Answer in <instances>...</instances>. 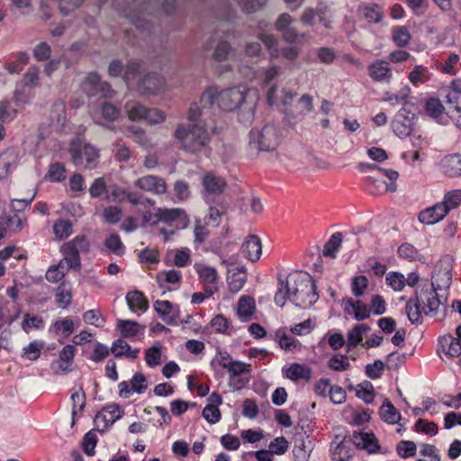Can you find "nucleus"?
<instances>
[{
	"instance_id": "56",
	"label": "nucleus",
	"mask_w": 461,
	"mask_h": 461,
	"mask_svg": "<svg viewBox=\"0 0 461 461\" xmlns=\"http://www.w3.org/2000/svg\"><path fill=\"white\" fill-rule=\"evenodd\" d=\"M29 59L30 56L27 52H19L15 61L5 64V69L11 74H18L23 69L24 65L29 62Z\"/></svg>"
},
{
	"instance_id": "33",
	"label": "nucleus",
	"mask_w": 461,
	"mask_h": 461,
	"mask_svg": "<svg viewBox=\"0 0 461 461\" xmlns=\"http://www.w3.org/2000/svg\"><path fill=\"white\" fill-rule=\"evenodd\" d=\"M293 281L290 279V276L288 278L284 281L279 279L277 291L275 294V303L279 307H284L286 300L291 297L293 292Z\"/></svg>"
},
{
	"instance_id": "10",
	"label": "nucleus",
	"mask_w": 461,
	"mask_h": 461,
	"mask_svg": "<svg viewBox=\"0 0 461 461\" xmlns=\"http://www.w3.org/2000/svg\"><path fill=\"white\" fill-rule=\"evenodd\" d=\"M294 23V17L288 13L281 14L275 23L276 30L282 34L283 40L287 43H294L305 36L292 26Z\"/></svg>"
},
{
	"instance_id": "46",
	"label": "nucleus",
	"mask_w": 461,
	"mask_h": 461,
	"mask_svg": "<svg viewBox=\"0 0 461 461\" xmlns=\"http://www.w3.org/2000/svg\"><path fill=\"white\" fill-rule=\"evenodd\" d=\"M392 40L397 47L402 48L409 44L411 33L406 26H395L392 28Z\"/></svg>"
},
{
	"instance_id": "3",
	"label": "nucleus",
	"mask_w": 461,
	"mask_h": 461,
	"mask_svg": "<svg viewBox=\"0 0 461 461\" xmlns=\"http://www.w3.org/2000/svg\"><path fill=\"white\" fill-rule=\"evenodd\" d=\"M257 101V91L243 86L227 88L219 93V106L226 111H233L244 104H249L251 110Z\"/></svg>"
},
{
	"instance_id": "55",
	"label": "nucleus",
	"mask_w": 461,
	"mask_h": 461,
	"mask_svg": "<svg viewBox=\"0 0 461 461\" xmlns=\"http://www.w3.org/2000/svg\"><path fill=\"white\" fill-rule=\"evenodd\" d=\"M162 345L157 342L155 345L146 350L145 359L149 367H154L161 363Z\"/></svg>"
},
{
	"instance_id": "63",
	"label": "nucleus",
	"mask_w": 461,
	"mask_h": 461,
	"mask_svg": "<svg viewBox=\"0 0 461 461\" xmlns=\"http://www.w3.org/2000/svg\"><path fill=\"white\" fill-rule=\"evenodd\" d=\"M53 231L57 238L66 239L72 234V224L67 220H58L54 223Z\"/></svg>"
},
{
	"instance_id": "62",
	"label": "nucleus",
	"mask_w": 461,
	"mask_h": 461,
	"mask_svg": "<svg viewBox=\"0 0 461 461\" xmlns=\"http://www.w3.org/2000/svg\"><path fill=\"white\" fill-rule=\"evenodd\" d=\"M173 192L177 202L186 201L191 195L189 185L184 180H177L175 182L173 185Z\"/></svg>"
},
{
	"instance_id": "15",
	"label": "nucleus",
	"mask_w": 461,
	"mask_h": 461,
	"mask_svg": "<svg viewBox=\"0 0 461 461\" xmlns=\"http://www.w3.org/2000/svg\"><path fill=\"white\" fill-rule=\"evenodd\" d=\"M194 268L204 286L207 297L212 296L213 293L217 291V282L219 278L217 270L203 263H195Z\"/></svg>"
},
{
	"instance_id": "61",
	"label": "nucleus",
	"mask_w": 461,
	"mask_h": 461,
	"mask_svg": "<svg viewBox=\"0 0 461 461\" xmlns=\"http://www.w3.org/2000/svg\"><path fill=\"white\" fill-rule=\"evenodd\" d=\"M385 282L388 286L396 292L402 291L405 286V277L399 272H389L385 277Z\"/></svg>"
},
{
	"instance_id": "4",
	"label": "nucleus",
	"mask_w": 461,
	"mask_h": 461,
	"mask_svg": "<svg viewBox=\"0 0 461 461\" xmlns=\"http://www.w3.org/2000/svg\"><path fill=\"white\" fill-rule=\"evenodd\" d=\"M69 154L75 166L84 168H95L99 161V150L80 138L70 142Z\"/></svg>"
},
{
	"instance_id": "11",
	"label": "nucleus",
	"mask_w": 461,
	"mask_h": 461,
	"mask_svg": "<svg viewBox=\"0 0 461 461\" xmlns=\"http://www.w3.org/2000/svg\"><path fill=\"white\" fill-rule=\"evenodd\" d=\"M415 114L402 107L395 114L392 121V129L400 138H405L411 135L414 125Z\"/></svg>"
},
{
	"instance_id": "43",
	"label": "nucleus",
	"mask_w": 461,
	"mask_h": 461,
	"mask_svg": "<svg viewBox=\"0 0 461 461\" xmlns=\"http://www.w3.org/2000/svg\"><path fill=\"white\" fill-rule=\"evenodd\" d=\"M72 297V290L68 285L62 284L56 289L55 299L59 308L68 309L71 304Z\"/></svg>"
},
{
	"instance_id": "23",
	"label": "nucleus",
	"mask_w": 461,
	"mask_h": 461,
	"mask_svg": "<svg viewBox=\"0 0 461 461\" xmlns=\"http://www.w3.org/2000/svg\"><path fill=\"white\" fill-rule=\"evenodd\" d=\"M353 444L357 448L367 450L368 453H375L379 450L378 440L373 433H357L352 437Z\"/></svg>"
},
{
	"instance_id": "31",
	"label": "nucleus",
	"mask_w": 461,
	"mask_h": 461,
	"mask_svg": "<svg viewBox=\"0 0 461 461\" xmlns=\"http://www.w3.org/2000/svg\"><path fill=\"white\" fill-rule=\"evenodd\" d=\"M117 328L122 336L127 339H134L144 331V327H141L138 322L131 320L118 321Z\"/></svg>"
},
{
	"instance_id": "21",
	"label": "nucleus",
	"mask_w": 461,
	"mask_h": 461,
	"mask_svg": "<svg viewBox=\"0 0 461 461\" xmlns=\"http://www.w3.org/2000/svg\"><path fill=\"white\" fill-rule=\"evenodd\" d=\"M294 96L295 93L284 88L279 90L276 85L270 86L267 91V100L271 106L278 105L279 104L283 106H287L292 103Z\"/></svg>"
},
{
	"instance_id": "59",
	"label": "nucleus",
	"mask_w": 461,
	"mask_h": 461,
	"mask_svg": "<svg viewBox=\"0 0 461 461\" xmlns=\"http://www.w3.org/2000/svg\"><path fill=\"white\" fill-rule=\"evenodd\" d=\"M104 246L107 249H109L112 253L122 256L125 251V247L123 246L121 238L118 234H111L109 235L104 241Z\"/></svg>"
},
{
	"instance_id": "18",
	"label": "nucleus",
	"mask_w": 461,
	"mask_h": 461,
	"mask_svg": "<svg viewBox=\"0 0 461 461\" xmlns=\"http://www.w3.org/2000/svg\"><path fill=\"white\" fill-rule=\"evenodd\" d=\"M165 85L164 78L158 74H148L138 82L137 90L141 95H155L160 92Z\"/></svg>"
},
{
	"instance_id": "34",
	"label": "nucleus",
	"mask_w": 461,
	"mask_h": 461,
	"mask_svg": "<svg viewBox=\"0 0 461 461\" xmlns=\"http://www.w3.org/2000/svg\"><path fill=\"white\" fill-rule=\"evenodd\" d=\"M380 175H371L366 177V183L369 186V192L377 194L380 193L381 190H385L389 192H395L396 191V184L391 183L387 184L385 181H384Z\"/></svg>"
},
{
	"instance_id": "2",
	"label": "nucleus",
	"mask_w": 461,
	"mask_h": 461,
	"mask_svg": "<svg viewBox=\"0 0 461 461\" xmlns=\"http://www.w3.org/2000/svg\"><path fill=\"white\" fill-rule=\"evenodd\" d=\"M293 281V292L290 301L299 308H310L318 300L319 295L316 292V284L312 277L304 273L290 275Z\"/></svg>"
},
{
	"instance_id": "44",
	"label": "nucleus",
	"mask_w": 461,
	"mask_h": 461,
	"mask_svg": "<svg viewBox=\"0 0 461 461\" xmlns=\"http://www.w3.org/2000/svg\"><path fill=\"white\" fill-rule=\"evenodd\" d=\"M342 242V234L340 232L333 233L324 245L322 255L327 258H335L337 252Z\"/></svg>"
},
{
	"instance_id": "37",
	"label": "nucleus",
	"mask_w": 461,
	"mask_h": 461,
	"mask_svg": "<svg viewBox=\"0 0 461 461\" xmlns=\"http://www.w3.org/2000/svg\"><path fill=\"white\" fill-rule=\"evenodd\" d=\"M285 376L292 381H298L300 379L308 381L311 379L312 370L304 365L294 363L287 367Z\"/></svg>"
},
{
	"instance_id": "45",
	"label": "nucleus",
	"mask_w": 461,
	"mask_h": 461,
	"mask_svg": "<svg viewBox=\"0 0 461 461\" xmlns=\"http://www.w3.org/2000/svg\"><path fill=\"white\" fill-rule=\"evenodd\" d=\"M370 330L366 324L354 326L348 333V347L356 348L362 340L363 335Z\"/></svg>"
},
{
	"instance_id": "58",
	"label": "nucleus",
	"mask_w": 461,
	"mask_h": 461,
	"mask_svg": "<svg viewBox=\"0 0 461 461\" xmlns=\"http://www.w3.org/2000/svg\"><path fill=\"white\" fill-rule=\"evenodd\" d=\"M417 446L411 440H401L396 446V453L402 458L412 457L416 455Z\"/></svg>"
},
{
	"instance_id": "53",
	"label": "nucleus",
	"mask_w": 461,
	"mask_h": 461,
	"mask_svg": "<svg viewBox=\"0 0 461 461\" xmlns=\"http://www.w3.org/2000/svg\"><path fill=\"white\" fill-rule=\"evenodd\" d=\"M250 365L241 361L234 360L230 364H223V368L226 369L230 377L241 376L244 374L249 373Z\"/></svg>"
},
{
	"instance_id": "12",
	"label": "nucleus",
	"mask_w": 461,
	"mask_h": 461,
	"mask_svg": "<svg viewBox=\"0 0 461 461\" xmlns=\"http://www.w3.org/2000/svg\"><path fill=\"white\" fill-rule=\"evenodd\" d=\"M133 186L155 195H162L167 192V185L164 178L155 175H146L136 179Z\"/></svg>"
},
{
	"instance_id": "29",
	"label": "nucleus",
	"mask_w": 461,
	"mask_h": 461,
	"mask_svg": "<svg viewBox=\"0 0 461 461\" xmlns=\"http://www.w3.org/2000/svg\"><path fill=\"white\" fill-rule=\"evenodd\" d=\"M255 300L250 296H241L238 302L237 314L242 321H248L255 312Z\"/></svg>"
},
{
	"instance_id": "1",
	"label": "nucleus",
	"mask_w": 461,
	"mask_h": 461,
	"mask_svg": "<svg viewBox=\"0 0 461 461\" xmlns=\"http://www.w3.org/2000/svg\"><path fill=\"white\" fill-rule=\"evenodd\" d=\"M187 120L188 123L177 124L173 136L184 150L196 153L203 150L211 140L207 124L203 120V112L197 103L191 104Z\"/></svg>"
},
{
	"instance_id": "42",
	"label": "nucleus",
	"mask_w": 461,
	"mask_h": 461,
	"mask_svg": "<svg viewBox=\"0 0 461 461\" xmlns=\"http://www.w3.org/2000/svg\"><path fill=\"white\" fill-rule=\"evenodd\" d=\"M406 313L409 321L411 323H419L422 319V305L420 303L419 300L415 298H411L406 305H405Z\"/></svg>"
},
{
	"instance_id": "41",
	"label": "nucleus",
	"mask_w": 461,
	"mask_h": 461,
	"mask_svg": "<svg viewBox=\"0 0 461 461\" xmlns=\"http://www.w3.org/2000/svg\"><path fill=\"white\" fill-rule=\"evenodd\" d=\"M258 37L267 50L270 59L280 57L278 40L274 34L259 33Z\"/></svg>"
},
{
	"instance_id": "24",
	"label": "nucleus",
	"mask_w": 461,
	"mask_h": 461,
	"mask_svg": "<svg viewBox=\"0 0 461 461\" xmlns=\"http://www.w3.org/2000/svg\"><path fill=\"white\" fill-rule=\"evenodd\" d=\"M344 312L347 314L354 313L357 321H364L370 316V309L362 301L348 299L343 302Z\"/></svg>"
},
{
	"instance_id": "27",
	"label": "nucleus",
	"mask_w": 461,
	"mask_h": 461,
	"mask_svg": "<svg viewBox=\"0 0 461 461\" xmlns=\"http://www.w3.org/2000/svg\"><path fill=\"white\" fill-rule=\"evenodd\" d=\"M235 53V49L231 47L229 41L220 40L214 47L211 59L214 63H221L232 59Z\"/></svg>"
},
{
	"instance_id": "6",
	"label": "nucleus",
	"mask_w": 461,
	"mask_h": 461,
	"mask_svg": "<svg viewBox=\"0 0 461 461\" xmlns=\"http://www.w3.org/2000/svg\"><path fill=\"white\" fill-rule=\"evenodd\" d=\"M148 0H132L131 5L122 10L124 16L128 17L138 30H150L152 15L148 13L152 6Z\"/></svg>"
},
{
	"instance_id": "60",
	"label": "nucleus",
	"mask_w": 461,
	"mask_h": 461,
	"mask_svg": "<svg viewBox=\"0 0 461 461\" xmlns=\"http://www.w3.org/2000/svg\"><path fill=\"white\" fill-rule=\"evenodd\" d=\"M219 93L220 92L215 86H210L203 93L200 98V104L202 105V108L200 107V109L203 112V114L204 113L203 110L212 106L216 98L219 101Z\"/></svg>"
},
{
	"instance_id": "5",
	"label": "nucleus",
	"mask_w": 461,
	"mask_h": 461,
	"mask_svg": "<svg viewBox=\"0 0 461 461\" xmlns=\"http://www.w3.org/2000/svg\"><path fill=\"white\" fill-rule=\"evenodd\" d=\"M279 132L275 125H265L261 130L249 132V147L256 151H272L279 144Z\"/></svg>"
},
{
	"instance_id": "14",
	"label": "nucleus",
	"mask_w": 461,
	"mask_h": 461,
	"mask_svg": "<svg viewBox=\"0 0 461 461\" xmlns=\"http://www.w3.org/2000/svg\"><path fill=\"white\" fill-rule=\"evenodd\" d=\"M203 198L207 203H212L219 197L225 186L226 182L223 178L213 175L212 173H206L203 177Z\"/></svg>"
},
{
	"instance_id": "30",
	"label": "nucleus",
	"mask_w": 461,
	"mask_h": 461,
	"mask_svg": "<svg viewBox=\"0 0 461 461\" xmlns=\"http://www.w3.org/2000/svg\"><path fill=\"white\" fill-rule=\"evenodd\" d=\"M129 308L132 312L140 311L141 312H147L149 309V303L145 298L143 293L135 290L129 292L125 297Z\"/></svg>"
},
{
	"instance_id": "19",
	"label": "nucleus",
	"mask_w": 461,
	"mask_h": 461,
	"mask_svg": "<svg viewBox=\"0 0 461 461\" xmlns=\"http://www.w3.org/2000/svg\"><path fill=\"white\" fill-rule=\"evenodd\" d=\"M441 172L449 178L461 176V154L452 153L446 155L439 162Z\"/></svg>"
},
{
	"instance_id": "8",
	"label": "nucleus",
	"mask_w": 461,
	"mask_h": 461,
	"mask_svg": "<svg viewBox=\"0 0 461 461\" xmlns=\"http://www.w3.org/2000/svg\"><path fill=\"white\" fill-rule=\"evenodd\" d=\"M106 194L107 199L112 202L121 203L127 200L132 205L144 206L145 208L147 205L153 206L156 204L154 199L146 197L137 192H127L118 185L109 186Z\"/></svg>"
},
{
	"instance_id": "40",
	"label": "nucleus",
	"mask_w": 461,
	"mask_h": 461,
	"mask_svg": "<svg viewBox=\"0 0 461 461\" xmlns=\"http://www.w3.org/2000/svg\"><path fill=\"white\" fill-rule=\"evenodd\" d=\"M247 281V272L244 267H238L229 277V288L233 293L242 289Z\"/></svg>"
},
{
	"instance_id": "54",
	"label": "nucleus",
	"mask_w": 461,
	"mask_h": 461,
	"mask_svg": "<svg viewBox=\"0 0 461 461\" xmlns=\"http://www.w3.org/2000/svg\"><path fill=\"white\" fill-rule=\"evenodd\" d=\"M282 68L280 66L273 64L262 70L260 80L263 87H267L273 80L280 77Z\"/></svg>"
},
{
	"instance_id": "22",
	"label": "nucleus",
	"mask_w": 461,
	"mask_h": 461,
	"mask_svg": "<svg viewBox=\"0 0 461 461\" xmlns=\"http://www.w3.org/2000/svg\"><path fill=\"white\" fill-rule=\"evenodd\" d=\"M441 203L421 211L419 214V221L427 225L435 224L442 221L448 213Z\"/></svg>"
},
{
	"instance_id": "16",
	"label": "nucleus",
	"mask_w": 461,
	"mask_h": 461,
	"mask_svg": "<svg viewBox=\"0 0 461 461\" xmlns=\"http://www.w3.org/2000/svg\"><path fill=\"white\" fill-rule=\"evenodd\" d=\"M158 215L162 222L174 225L176 229L186 228L190 221L187 213L181 208L158 207Z\"/></svg>"
},
{
	"instance_id": "28",
	"label": "nucleus",
	"mask_w": 461,
	"mask_h": 461,
	"mask_svg": "<svg viewBox=\"0 0 461 461\" xmlns=\"http://www.w3.org/2000/svg\"><path fill=\"white\" fill-rule=\"evenodd\" d=\"M425 112L426 113L437 120L438 122L446 124L447 120L444 116V106L441 104L440 100L438 98H429L425 103Z\"/></svg>"
},
{
	"instance_id": "57",
	"label": "nucleus",
	"mask_w": 461,
	"mask_h": 461,
	"mask_svg": "<svg viewBox=\"0 0 461 461\" xmlns=\"http://www.w3.org/2000/svg\"><path fill=\"white\" fill-rule=\"evenodd\" d=\"M410 95V88L408 86L402 87L395 94L386 92L384 96V101L390 103L393 105L403 104L406 103Z\"/></svg>"
},
{
	"instance_id": "47",
	"label": "nucleus",
	"mask_w": 461,
	"mask_h": 461,
	"mask_svg": "<svg viewBox=\"0 0 461 461\" xmlns=\"http://www.w3.org/2000/svg\"><path fill=\"white\" fill-rule=\"evenodd\" d=\"M447 212L448 213L451 210L456 209L461 204V189H454L447 192L444 194L442 202H440Z\"/></svg>"
},
{
	"instance_id": "52",
	"label": "nucleus",
	"mask_w": 461,
	"mask_h": 461,
	"mask_svg": "<svg viewBox=\"0 0 461 461\" xmlns=\"http://www.w3.org/2000/svg\"><path fill=\"white\" fill-rule=\"evenodd\" d=\"M268 0H237L238 5L245 14H255L262 10Z\"/></svg>"
},
{
	"instance_id": "35",
	"label": "nucleus",
	"mask_w": 461,
	"mask_h": 461,
	"mask_svg": "<svg viewBox=\"0 0 461 461\" xmlns=\"http://www.w3.org/2000/svg\"><path fill=\"white\" fill-rule=\"evenodd\" d=\"M358 12L369 23H378L384 18L382 7L376 4L361 5Z\"/></svg>"
},
{
	"instance_id": "17",
	"label": "nucleus",
	"mask_w": 461,
	"mask_h": 461,
	"mask_svg": "<svg viewBox=\"0 0 461 461\" xmlns=\"http://www.w3.org/2000/svg\"><path fill=\"white\" fill-rule=\"evenodd\" d=\"M369 77L375 82L389 83L393 78L392 68L388 61L375 59L367 67Z\"/></svg>"
},
{
	"instance_id": "38",
	"label": "nucleus",
	"mask_w": 461,
	"mask_h": 461,
	"mask_svg": "<svg viewBox=\"0 0 461 461\" xmlns=\"http://www.w3.org/2000/svg\"><path fill=\"white\" fill-rule=\"evenodd\" d=\"M275 336L280 348L285 351H294L301 348L299 340L287 334L285 329L277 330Z\"/></svg>"
},
{
	"instance_id": "9",
	"label": "nucleus",
	"mask_w": 461,
	"mask_h": 461,
	"mask_svg": "<svg viewBox=\"0 0 461 461\" xmlns=\"http://www.w3.org/2000/svg\"><path fill=\"white\" fill-rule=\"evenodd\" d=\"M443 295L438 293L434 282L430 285H424L420 291L416 292V298L422 305L424 314L436 313L442 304L441 297Z\"/></svg>"
},
{
	"instance_id": "50",
	"label": "nucleus",
	"mask_w": 461,
	"mask_h": 461,
	"mask_svg": "<svg viewBox=\"0 0 461 461\" xmlns=\"http://www.w3.org/2000/svg\"><path fill=\"white\" fill-rule=\"evenodd\" d=\"M399 257L409 261H420L422 259V255L420 251L411 243H402L398 248Z\"/></svg>"
},
{
	"instance_id": "36",
	"label": "nucleus",
	"mask_w": 461,
	"mask_h": 461,
	"mask_svg": "<svg viewBox=\"0 0 461 461\" xmlns=\"http://www.w3.org/2000/svg\"><path fill=\"white\" fill-rule=\"evenodd\" d=\"M381 419L389 424L400 423L402 416L393 403L386 400L379 409Z\"/></svg>"
},
{
	"instance_id": "64",
	"label": "nucleus",
	"mask_w": 461,
	"mask_h": 461,
	"mask_svg": "<svg viewBox=\"0 0 461 461\" xmlns=\"http://www.w3.org/2000/svg\"><path fill=\"white\" fill-rule=\"evenodd\" d=\"M328 366L334 371H345L350 367V363L346 356L336 354L328 361Z\"/></svg>"
},
{
	"instance_id": "7",
	"label": "nucleus",
	"mask_w": 461,
	"mask_h": 461,
	"mask_svg": "<svg viewBox=\"0 0 461 461\" xmlns=\"http://www.w3.org/2000/svg\"><path fill=\"white\" fill-rule=\"evenodd\" d=\"M89 250V242L85 236H77L61 247L64 260L69 268H80V253Z\"/></svg>"
},
{
	"instance_id": "25",
	"label": "nucleus",
	"mask_w": 461,
	"mask_h": 461,
	"mask_svg": "<svg viewBox=\"0 0 461 461\" xmlns=\"http://www.w3.org/2000/svg\"><path fill=\"white\" fill-rule=\"evenodd\" d=\"M243 255L252 262L259 259L262 253L260 239L256 235H250L241 246Z\"/></svg>"
},
{
	"instance_id": "49",
	"label": "nucleus",
	"mask_w": 461,
	"mask_h": 461,
	"mask_svg": "<svg viewBox=\"0 0 461 461\" xmlns=\"http://www.w3.org/2000/svg\"><path fill=\"white\" fill-rule=\"evenodd\" d=\"M441 345L446 355L456 357L461 355V343L457 339L451 336L444 337Z\"/></svg>"
},
{
	"instance_id": "51",
	"label": "nucleus",
	"mask_w": 461,
	"mask_h": 461,
	"mask_svg": "<svg viewBox=\"0 0 461 461\" xmlns=\"http://www.w3.org/2000/svg\"><path fill=\"white\" fill-rule=\"evenodd\" d=\"M147 108L145 105L137 102H128L125 104V109L128 117L131 121L144 120Z\"/></svg>"
},
{
	"instance_id": "20",
	"label": "nucleus",
	"mask_w": 461,
	"mask_h": 461,
	"mask_svg": "<svg viewBox=\"0 0 461 461\" xmlns=\"http://www.w3.org/2000/svg\"><path fill=\"white\" fill-rule=\"evenodd\" d=\"M154 310L166 323L169 325L176 323V318L179 313V307L177 305H174L169 301L157 300L154 303Z\"/></svg>"
},
{
	"instance_id": "13",
	"label": "nucleus",
	"mask_w": 461,
	"mask_h": 461,
	"mask_svg": "<svg viewBox=\"0 0 461 461\" xmlns=\"http://www.w3.org/2000/svg\"><path fill=\"white\" fill-rule=\"evenodd\" d=\"M123 410L119 404H109L102 409L95 417V423L99 431H105L115 421L122 417Z\"/></svg>"
},
{
	"instance_id": "39",
	"label": "nucleus",
	"mask_w": 461,
	"mask_h": 461,
	"mask_svg": "<svg viewBox=\"0 0 461 461\" xmlns=\"http://www.w3.org/2000/svg\"><path fill=\"white\" fill-rule=\"evenodd\" d=\"M317 19L323 28L332 30L334 28L335 11L326 5H318Z\"/></svg>"
},
{
	"instance_id": "32",
	"label": "nucleus",
	"mask_w": 461,
	"mask_h": 461,
	"mask_svg": "<svg viewBox=\"0 0 461 461\" xmlns=\"http://www.w3.org/2000/svg\"><path fill=\"white\" fill-rule=\"evenodd\" d=\"M352 438H343L332 450V457L335 461H349L353 456Z\"/></svg>"
},
{
	"instance_id": "26",
	"label": "nucleus",
	"mask_w": 461,
	"mask_h": 461,
	"mask_svg": "<svg viewBox=\"0 0 461 461\" xmlns=\"http://www.w3.org/2000/svg\"><path fill=\"white\" fill-rule=\"evenodd\" d=\"M80 326V320L77 318L76 321L71 317H65L54 321L50 329V332H54L56 334L61 333L64 337H68L71 335L76 327Z\"/></svg>"
},
{
	"instance_id": "48",
	"label": "nucleus",
	"mask_w": 461,
	"mask_h": 461,
	"mask_svg": "<svg viewBox=\"0 0 461 461\" xmlns=\"http://www.w3.org/2000/svg\"><path fill=\"white\" fill-rule=\"evenodd\" d=\"M102 80L100 76L95 72L89 73L82 84L83 90L89 96H94L98 94V87Z\"/></svg>"
}]
</instances>
